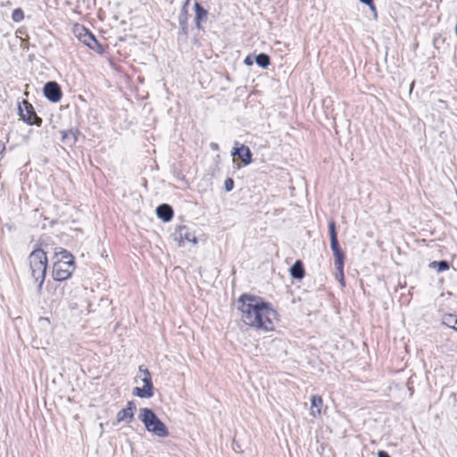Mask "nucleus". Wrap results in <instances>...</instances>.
I'll list each match as a JSON object with an SVG mask.
<instances>
[{
    "label": "nucleus",
    "mask_w": 457,
    "mask_h": 457,
    "mask_svg": "<svg viewBox=\"0 0 457 457\" xmlns=\"http://www.w3.org/2000/svg\"><path fill=\"white\" fill-rule=\"evenodd\" d=\"M237 309L241 320L246 326L266 332L274 329L272 320L277 316V312L271 304L261 296L242 294L237 299Z\"/></svg>",
    "instance_id": "f257e3e1"
},
{
    "label": "nucleus",
    "mask_w": 457,
    "mask_h": 457,
    "mask_svg": "<svg viewBox=\"0 0 457 457\" xmlns=\"http://www.w3.org/2000/svg\"><path fill=\"white\" fill-rule=\"evenodd\" d=\"M28 263L30 276L37 284V292L41 294L48 263L46 253L41 248L33 250L28 257Z\"/></svg>",
    "instance_id": "f03ea898"
},
{
    "label": "nucleus",
    "mask_w": 457,
    "mask_h": 457,
    "mask_svg": "<svg viewBox=\"0 0 457 457\" xmlns=\"http://www.w3.org/2000/svg\"><path fill=\"white\" fill-rule=\"evenodd\" d=\"M138 419L144 423L148 432L159 437H166L169 436L168 428L152 409L146 407L141 408L139 410Z\"/></svg>",
    "instance_id": "7ed1b4c3"
},
{
    "label": "nucleus",
    "mask_w": 457,
    "mask_h": 457,
    "mask_svg": "<svg viewBox=\"0 0 457 457\" xmlns=\"http://www.w3.org/2000/svg\"><path fill=\"white\" fill-rule=\"evenodd\" d=\"M328 233L330 239V247L335 258V268H341L345 265V254L341 249L338 239L336 222L333 220L328 221Z\"/></svg>",
    "instance_id": "20e7f679"
},
{
    "label": "nucleus",
    "mask_w": 457,
    "mask_h": 457,
    "mask_svg": "<svg viewBox=\"0 0 457 457\" xmlns=\"http://www.w3.org/2000/svg\"><path fill=\"white\" fill-rule=\"evenodd\" d=\"M19 115L21 120L29 125H36L40 127L42 125V119L37 116L33 105L27 100H22L18 106Z\"/></svg>",
    "instance_id": "39448f33"
},
{
    "label": "nucleus",
    "mask_w": 457,
    "mask_h": 457,
    "mask_svg": "<svg viewBox=\"0 0 457 457\" xmlns=\"http://www.w3.org/2000/svg\"><path fill=\"white\" fill-rule=\"evenodd\" d=\"M76 265L54 262L52 276L56 281H64L70 278L75 270Z\"/></svg>",
    "instance_id": "423d86ee"
},
{
    "label": "nucleus",
    "mask_w": 457,
    "mask_h": 457,
    "mask_svg": "<svg viewBox=\"0 0 457 457\" xmlns=\"http://www.w3.org/2000/svg\"><path fill=\"white\" fill-rule=\"evenodd\" d=\"M81 32H79L78 37L79 39L87 46L90 49L96 51L98 54H102L104 52V47L97 41L96 37L85 27L81 28Z\"/></svg>",
    "instance_id": "0eeeda50"
},
{
    "label": "nucleus",
    "mask_w": 457,
    "mask_h": 457,
    "mask_svg": "<svg viewBox=\"0 0 457 457\" xmlns=\"http://www.w3.org/2000/svg\"><path fill=\"white\" fill-rule=\"evenodd\" d=\"M44 96L52 103H58L62 99V92L56 81H48L43 87Z\"/></svg>",
    "instance_id": "6e6552de"
},
{
    "label": "nucleus",
    "mask_w": 457,
    "mask_h": 457,
    "mask_svg": "<svg viewBox=\"0 0 457 457\" xmlns=\"http://www.w3.org/2000/svg\"><path fill=\"white\" fill-rule=\"evenodd\" d=\"M231 155L237 157L244 165H249L253 162V154L250 148L243 144H239L237 141L234 143Z\"/></svg>",
    "instance_id": "1a4fd4ad"
},
{
    "label": "nucleus",
    "mask_w": 457,
    "mask_h": 457,
    "mask_svg": "<svg viewBox=\"0 0 457 457\" xmlns=\"http://www.w3.org/2000/svg\"><path fill=\"white\" fill-rule=\"evenodd\" d=\"M144 386L142 387H134L132 394L140 398H151L154 395V385L152 377L143 378Z\"/></svg>",
    "instance_id": "9d476101"
},
{
    "label": "nucleus",
    "mask_w": 457,
    "mask_h": 457,
    "mask_svg": "<svg viewBox=\"0 0 457 457\" xmlns=\"http://www.w3.org/2000/svg\"><path fill=\"white\" fill-rule=\"evenodd\" d=\"M173 237L175 240L179 241V245H181L186 241L192 242L194 244L197 243L195 236L190 232L187 226H179L176 228Z\"/></svg>",
    "instance_id": "9b49d317"
},
{
    "label": "nucleus",
    "mask_w": 457,
    "mask_h": 457,
    "mask_svg": "<svg viewBox=\"0 0 457 457\" xmlns=\"http://www.w3.org/2000/svg\"><path fill=\"white\" fill-rule=\"evenodd\" d=\"M137 409L136 403L133 401H129L127 403L126 408L121 409L117 413L118 422H126L129 424L134 420L135 411Z\"/></svg>",
    "instance_id": "f8f14e48"
},
{
    "label": "nucleus",
    "mask_w": 457,
    "mask_h": 457,
    "mask_svg": "<svg viewBox=\"0 0 457 457\" xmlns=\"http://www.w3.org/2000/svg\"><path fill=\"white\" fill-rule=\"evenodd\" d=\"M54 259L55 261L54 262H60V263H65V264H75V258L74 256L67 250L58 247L55 248Z\"/></svg>",
    "instance_id": "ddd939ff"
},
{
    "label": "nucleus",
    "mask_w": 457,
    "mask_h": 457,
    "mask_svg": "<svg viewBox=\"0 0 457 457\" xmlns=\"http://www.w3.org/2000/svg\"><path fill=\"white\" fill-rule=\"evenodd\" d=\"M156 215L164 222L171 220L174 215L172 207L168 204H162L156 208Z\"/></svg>",
    "instance_id": "4468645a"
},
{
    "label": "nucleus",
    "mask_w": 457,
    "mask_h": 457,
    "mask_svg": "<svg viewBox=\"0 0 457 457\" xmlns=\"http://www.w3.org/2000/svg\"><path fill=\"white\" fill-rule=\"evenodd\" d=\"M194 8H195V27L198 29H202L201 22L207 19L208 12L198 2L195 3Z\"/></svg>",
    "instance_id": "2eb2a0df"
},
{
    "label": "nucleus",
    "mask_w": 457,
    "mask_h": 457,
    "mask_svg": "<svg viewBox=\"0 0 457 457\" xmlns=\"http://www.w3.org/2000/svg\"><path fill=\"white\" fill-rule=\"evenodd\" d=\"M290 275L293 278L301 280L305 276V270L302 261L297 260L290 268Z\"/></svg>",
    "instance_id": "dca6fc26"
},
{
    "label": "nucleus",
    "mask_w": 457,
    "mask_h": 457,
    "mask_svg": "<svg viewBox=\"0 0 457 457\" xmlns=\"http://www.w3.org/2000/svg\"><path fill=\"white\" fill-rule=\"evenodd\" d=\"M78 129H70L67 131H62V142L65 145L71 146L78 141V136L79 135Z\"/></svg>",
    "instance_id": "f3484780"
},
{
    "label": "nucleus",
    "mask_w": 457,
    "mask_h": 457,
    "mask_svg": "<svg viewBox=\"0 0 457 457\" xmlns=\"http://www.w3.org/2000/svg\"><path fill=\"white\" fill-rule=\"evenodd\" d=\"M311 403H312L311 414L314 417H316L317 415H320L321 412V406L323 404V400H322L321 396L317 395H312L311 397Z\"/></svg>",
    "instance_id": "a211bd4d"
},
{
    "label": "nucleus",
    "mask_w": 457,
    "mask_h": 457,
    "mask_svg": "<svg viewBox=\"0 0 457 457\" xmlns=\"http://www.w3.org/2000/svg\"><path fill=\"white\" fill-rule=\"evenodd\" d=\"M442 324L457 331V316L450 313L444 315Z\"/></svg>",
    "instance_id": "6ab92c4d"
},
{
    "label": "nucleus",
    "mask_w": 457,
    "mask_h": 457,
    "mask_svg": "<svg viewBox=\"0 0 457 457\" xmlns=\"http://www.w3.org/2000/svg\"><path fill=\"white\" fill-rule=\"evenodd\" d=\"M428 267L436 269L438 272H443L450 269V262L446 260H442L439 262L434 261L428 264Z\"/></svg>",
    "instance_id": "aec40b11"
},
{
    "label": "nucleus",
    "mask_w": 457,
    "mask_h": 457,
    "mask_svg": "<svg viewBox=\"0 0 457 457\" xmlns=\"http://www.w3.org/2000/svg\"><path fill=\"white\" fill-rule=\"evenodd\" d=\"M190 1L191 0H185L184 1L183 4L181 6V9H180L179 17H178L179 22H184V21H188V17H189V14H188V5L190 4Z\"/></svg>",
    "instance_id": "412c9836"
},
{
    "label": "nucleus",
    "mask_w": 457,
    "mask_h": 457,
    "mask_svg": "<svg viewBox=\"0 0 457 457\" xmlns=\"http://www.w3.org/2000/svg\"><path fill=\"white\" fill-rule=\"evenodd\" d=\"M255 62L261 68H267L270 64V58L267 54L261 53L255 56Z\"/></svg>",
    "instance_id": "4be33fe9"
},
{
    "label": "nucleus",
    "mask_w": 457,
    "mask_h": 457,
    "mask_svg": "<svg viewBox=\"0 0 457 457\" xmlns=\"http://www.w3.org/2000/svg\"><path fill=\"white\" fill-rule=\"evenodd\" d=\"M179 30L178 32V38L180 39L181 37H183L186 40L188 37V22H179Z\"/></svg>",
    "instance_id": "5701e85b"
},
{
    "label": "nucleus",
    "mask_w": 457,
    "mask_h": 457,
    "mask_svg": "<svg viewBox=\"0 0 457 457\" xmlns=\"http://www.w3.org/2000/svg\"><path fill=\"white\" fill-rule=\"evenodd\" d=\"M12 19L15 22L21 21L24 19L23 11L21 8L14 9L12 14Z\"/></svg>",
    "instance_id": "b1692460"
},
{
    "label": "nucleus",
    "mask_w": 457,
    "mask_h": 457,
    "mask_svg": "<svg viewBox=\"0 0 457 457\" xmlns=\"http://www.w3.org/2000/svg\"><path fill=\"white\" fill-rule=\"evenodd\" d=\"M336 278L340 282L342 287H345V276H344V267L336 268Z\"/></svg>",
    "instance_id": "393cba45"
},
{
    "label": "nucleus",
    "mask_w": 457,
    "mask_h": 457,
    "mask_svg": "<svg viewBox=\"0 0 457 457\" xmlns=\"http://www.w3.org/2000/svg\"><path fill=\"white\" fill-rule=\"evenodd\" d=\"M224 187L227 192H230L234 187V180L231 178L226 179Z\"/></svg>",
    "instance_id": "a878e982"
},
{
    "label": "nucleus",
    "mask_w": 457,
    "mask_h": 457,
    "mask_svg": "<svg viewBox=\"0 0 457 457\" xmlns=\"http://www.w3.org/2000/svg\"><path fill=\"white\" fill-rule=\"evenodd\" d=\"M361 3L368 5L370 7V9L374 12L375 15H377V12H376V6H375V4H374V0H359Z\"/></svg>",
    "instance_id": "bb28decb"
},
{
    "label": "nucleus",
    "mask_w": 457,
    "mask_h": 457,
    "mask_svg": "<svg viewBox=\"0 0 457 457\" xmlns=\"http://www.w3.org/2000/svg\"><path fill=\"white\" fill-rule=\"evenodd\" d=\"M139 372L144 374V378L151 377V374L148 370V369L144 368V366H139Z\"/></svg>",
    "instance_id": "cd10ccee"
},
{
    "label": "nucleus",
    "mask_w": 457,
    "mask_h": 457,
    "mask_svg": "<svg viewBox=\"0 0 457 457\" xmlns=\"http://www.w3.org/2000/svg\"><path fill=\"white\" fill-rule=\"evenodd\" d=\"M378 457H391L386 451H378Z\"/></svg>",
    "instance_id": "c85d7f7f"
},
{
    "label": "nucleus",
    "mask_w": 457,
    "mask_h": 457,
    "mask_svg": "<svg viewBox=\"0 0 457 457\" xmlns=\"http://www.w3.org/2000/svg\"><path fill=\"white\" fill-rule=\"evenodd\" d=\"M244 62L245 65H248V66L252 65L253 60H252L251 56H246Z\"/></svg>",
    "instance_id": "c756f323"
},
{
    "label": "nucleus",
    "mask_w": 457,
    "mask_h": 457,
    "mask_svg": "<svg viewBox=\"0 0 457 457\" xmlns=\"http://www.w3.org/2000/svg\"><path fill=\"white\" fill-rule=\"evenodd\" d=\"M5 150V145L3 141L0 140V154H2Z\"/></svg>",
    "instance_id": "7c9ffc66"
},
{
    "label": "nucleus",
    "mask_w": 457,
    "mask_h": 457,
    "mask_svg": "<svg viewBox=\"0 0 457 457\" xmlns=\"http://www.w3.org/2000/svg\"><path fill=\"white\" fill-rule=\"evenodd\" d=\"M211 147H212L213 150H218V148H219L218 144H216V143H212V144H211Z\"/></svg>",
    "instance_id": "2f4dec72"
},
{
    "label": "nucleus",
    "mask_w": 457,
    "mask_h": 457,
    "mask_svg": "<svg viewBox=\"0 0 457 457\" xmlns=\"http://www.w3.org/2000/svg\"><path fill=\"white\" fill-rule=\"evenodd\" d=\"M89 307H90V303H87V305H86L87 313H88L90 312Z\"/></svg>",
    "instance_id": "473e14b6"
},
{
    "label": "nucleus",
    "mask_w": 457,
    "mask_h": 457,
    "mask_svg": "<svg viewBox=\"0 0 457 457\" xmlns=\"http://www.w3.org/2000/svg\"><path fill=\"white\" fill-rule=\"evenodd\" d=\"M413 87H414V82H412V83L411 84V90H412Z\"/></svg>",
    "instance_id": "72a5a7b5"
}]
</instances>
